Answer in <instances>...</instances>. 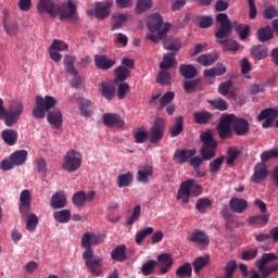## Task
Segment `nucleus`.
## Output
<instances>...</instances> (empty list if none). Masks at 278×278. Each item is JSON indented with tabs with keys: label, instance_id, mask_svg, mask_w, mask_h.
Here are the masks:
<instances>
[{
	"label": "nucleus",
	"instance_id": "dca6fc26",
	"mask_svg": "<svg viewBox=\"0 0 278 278\" xmlns=\"http://www.w3.org/2000/svg\"><path fill=\"white\" fill-rule=\"evenodd\" d=\"M232 129L237 136H247L249 134V122L232 114Z\"/></svg>",
	"mask_w": 278,
	"mask_h": 278
},
{
	"label": "nucleus",
	"instance_id": "ea45409f",
	"mask_svg": "<svg viewBox=\"0 0 278 278\" xmlns=\"http://www.w3.org/2000/svg\"><path fill=\"white\" fill-rule=\"evenodd\" d=\"M251 53L254 60H264L268 56V49L262 46H254L251 49Z\"/></svg>",
	"mask_w": 278,
	"mask_h": 278
},
{
	"label": "nucleus",
	"instance_id": "20e7f679",
	"mask_svg": "<svg viewBox=\"0 0 278 278\" xmlns=\"http://www.w3.org/2000/svg\"><path fill=\"white\" fill-rule=\"evenodd\" d=\"M58 104V99L51 97V96H37L35 98V108L33 109V116L37 121H42L45 116H47V112L49 110H52V108H55Z\"/></svg>",
	"mask_w": 278,
	"mask_h": 278
},
{
	"label": "nucleus",
	"instance_id": "b1692460",
	"mask_svg": "<svg viewBox=\"0 0 278 278\" xmlns=\"http://www.w3.org/2000/svg\"><path fill=\"white\" fill-rule=\"evenodd\" d=\"M96 66L101 71H110L114 64H116L115 60L108 58V55L96 54L94 56Z\"/></svg>",
	"mask_w": 278,
	"mask_h": 278
},
{
	"label": "nucleus",
	"instance_id": "bb28decb",
	"mask_svg": "<svg viewBox=\"0 0 278 278\" xmlns=\"http://www.w3.org/2000/svg\"><path fill=\"white\" fill-rule=\"evenodd\" d=\"M101 94L108 101L114 100V97H116V87H114V84L111 81H103L101 84Z\"/></svg>",
	"mask_w": 278,
	"mask_h": 278
},
{
	"label": "nucleus",
	"instance_id": "5701e85b",
	"mask_svg": "<svg viewBox=\"0 0 278 278\" xmlns=\"http://www.w3.org/2000/svg\"><path fill=\"white\" fill-rule=\"evenodd\" d=\"M31 207V192L25 189L20 194V212L21 214H27Z\"/></svg>",
	"mask_w": 278,
	"mask_h": 278
},
{
	"label": "nucleus",
	"instance_id": "c03bdc74",
	"mask_svg": "<svg viewBox=\"0 0 278 278\" xmlns=\"http://www.w3.org/2000/svg\"><path fill=\"white\" fill-rule=\"evenodd\" d=\"M38 215L31 213L27 216L26 219V229L27 231H29L30 233H34V231H36L37 227H38Z\"/></svg>",
	"mask_w": 278,
	"mask_h": 278
},
{
	"label": "nucleus",
	"instance_id": "2eb2a0df",
	"mask_svg": "<svg viewBox=\"0 0 278 278\" xmlns=\"http://www.w3.org/2000/svg\"><path fill=\"white\" fill-rule=\"evenodd\" d=\"M94 191H90L88 193H86V191H77L74 193L72 201L76 207H84L86 201L90 203L91 201H94Z\"/></svg>",
	"mask_w": 278,
	"mask_h": 278
},
{
	"label": "nucleus",
	"instance_id": "a211bd4d",
	"mask_svg": "<svg viewBox=\"0 0 278 278\" xmlns=\"http://www.w3.org/2000/svg\"><path fill=\"white\" fill-rule=\"evenodd\" d=\"M195 155H197V149L176 150V152L174 153V161L176 162V164H186V162H188Z\"/></svg>",
	"mask_w": 278,
	"mask_h": 278
},
{
	"label": "nucleus",
	"instance_id": "864d4df0",
	"mask_svg": "<svg viewBox=\"0 0 278 278\" xmlns=\"http://www.w3.org/2000/svg\"><path fill=\"white\" fill-rule=\"evenodd\" d=\"M53 218L54 220H56V223H61V224L68 223V220H71V211L63 210V211L55 212L53 214Z\"/></svg>",
	"mask_w": 278,
	"mask_h": 278
},
{
	"label": "nucleus",
	"instance_id": "cd10ccee",
	"mask_svg": "<svg viewBox=\"0 0 278 278\" xmlns=\"http://www.w3.org/2000/svg\"><path fill=\"white\" fill-rule=\"evenodd\" d=\"M225 73H227V67H225V65H223V64H218L215 67L205 70L204 76H206L207 79H210L211 84H213V81H214V79H216V77H220V75H225Z\"/></svg>",
	"mask_w": 278,
	"mask_h": 278
},
{
	"label": "nucleus",
	"instance_id": "e433bc0d",
	"mask_svg": "<svg viewBox=\"0 0 278 278\" xmlns=\"http://www.w3.org/2000/svg\"><path fill=\"white\" fill-rule=\"evenodd\" d=\"M175 55H176L175 52L167 53L164 55L163 61L160 64L161 71H166V68H170L175 66V64L177 63L175 61Z\"/></svg>",
	"mask_w": 278,
	"mask_h": 278
},
{
	"label": "nucleus",
	"instance_id": "e2e57ef3",
	"mask_svg": "<svg viewBox=\"0 0 278 278\" xmlns=\"http://www.w3.org/2000/svg\"><path fill=\"white\" fill-rule=\"evenodd\" d=\"M198 23L202 29H207V27L214 25V18H212V16L202 15L198 17Z\"/></svg>",
	"mask_w": 278,
	"mask_h": 278
},
{
	"label": "nucleus",
	"instance_id": "a19ab883",
	"mask_svg": "<svg viewBox=\"0 0 278 278\" xmlns=\"http://www.w3.org/2000/svg\"><path fill=\"white\" fill-rule=\"evenodd\" d=\"M257 38L260 42H268V40H271L273 29L270 28V26L260 28L257 31Z\"/></svg>",
	"mask_w": 278,
	"mask_h": 278
},
{
	"label": "nucleus",
	"instance_id": "7c9ffc66",
	"mask_svg": "<svg viewBox=\"0 0 278 278\" xmlns=\"http://www.w3.org/2000/svg\"><path fill=\"white\" fill-rule=\"evenodd\" d=\"M2 140L5 142V144H9V147H14L16 142L18 141V132L14 129H5L2 131Z\"/></svg>",
	"mask_w": 278,
	"mask_h": 278
},
{
	"label": "nucleus",
	"instance_id": "37998d69",
	"mask_svg": "<svg viewBox=\"0 0 278 278\" xmlns=\"http://www.w3.org/2000/svg\"><path fill=\"white\" fill-rule=\"evenodd\" d=\"M180 75H182L185 79H194L197 67L192 65H180Z\"/></svg>",
	"mask_w": 278,
	"mask_h": 278
},
{
	"label": "nucleus",
	"instance_id": "7ed1b4c3",
	"mask_svg": "<svg viewBox=\"0 0 278 278\" xmlns=\"http://www.w3.org/2000/svg\"><path fill=\"white\" fill-rule=\"evenodd\" d=\"M201 190V185L197 184L194 179H187L180 184L176 194V201L188 205L190 203V197H199Z\"/></svg>",
	"mask_w": 278,
	"mask_h": 278
},
{
	"label": "nucleus",
	"instance_id": "393cba45",
	"mask_svg": "<svg viewBox=\"0 0 278 278\" xmlns=\"http://www.w3.org/2000/svg\"><path fill=\"white\" fill-rule=\"evenodd\" d=\"M67 200H66V194L64 191H58L55 192L50 201V205L52 210H62L66 205Z\"/></svg>",
	"mask_w": 278,
	"mask_h": 278
},
{
	"label": "nucleus",
	"instance_id": "79ce46f5",
	"mask_svg": "<svg viewBox=\"0 0 278 278\" xmlns=\"http://www.w3.org/2000/svg\"><path fill=\"white\" fill-rule=\"evenodd\" d=\"M64 66L66 68V72L70 73V75H77V68H75V56L73 55H65L64 58Z\"/></svg>",
	"mask_w": 278,
	"mask_h": 278
},
{
	"label": "nucleus",
	"instance_id": "052dcab7",
	"mask_svg": "<svg viewBox=\"0 0 278 278\" xmlns=\"http://www.w3.org/2000/svg\"><path fill=\"white\" fill-rule=\"evenodd\" d=\"M156 84H160L161 86H168L170 84V74L166 70H162L157 77H156Z\"/></svg>",
	"mask_w": 278,
	"mask_h": 278
},
{
	"label": "nucleus",
	"instance_id": "f704fd0d",
	"mask_svg": "<svg viewBox=\"0 0 278 278\" xmlns=\"http://www.w3.org/2000/svg\"><path fill=\"white\" fill-rule=\"evenodd\" d=\"M181 131H184V116H178L176 117L174 125L169 128V134L172 138H176Z\"/></svg>",
	"mask_w": 278,
	"mask_h": 278
},
{
	"label": "nucleus",
	"instance_id": "4d7b16f0",
	"mask_svg": "<svg viewBox=\"0 0 278 278\" xmlns=\"http://www.w3.org/2000/svg\"><path fill=\"white\" fill-rule=\"evenodd\" d=\"M124 23H127V15L123 13L113 14V25L112 29H118Z\"/></svg>",
	"mask_w": 278,
	"mask_h": 278
},
{
	"label": "nucleus",
	"instance_id": "4be33fe9",
	"mask_svg": "<svg viewBox=\"0 0 278 278\" xmlns=\"http://www.w3.org/2000/svg\"><path fill=\"white\" fill-rule=\"evenodd\" d=\"M153 177V166L150 164L140 165L137 172V181L149 184V178Z\"/></svg>",
	"mask_w": 278,
	"mask_h": 278
},
{
	"label": "nucleus",
	"instance_id": "c9c22d12",
	"mask_svg": "<svg viewBox=\"0 0 278 278\" xmlns=\"http://www.w3.org/2000/svg\"><path fill=\"white\" fill-rule=\"evenodd\" d=\"M207 264H210V257L207 256L197 257L192 263L195 275H199V273H201V270H203V268H205Z\"/></svg>",
	"mask_w": 278,
	"mask_h": 278
},
{
	"label": "nucleus",
	"instance_id": "58836bf2",
	"mask_svg": "<svg viewBox=\"0 0 278 278\" xmlns=\"http://www.w3.org/2000/svg\"><path fill=\"white\" fill-rule=\"evenodd\" d=\"M211 118H212V113H210V112H194L193 113L194 123H197L198 125H205L206 123H210Z\"/></svg>",
	"mask_w": 278,
	"mask_h": 278
},
{
	"label": "nucleus",
	"instance_id": "bf43d9fd",
	"mask_svg": "<svg viewBox=\"0 0 278 278\" xmlns=\"http://www.w3.org/2000/svg\"><path fill=\"white\" fill-rule=\"evenodd\" d=\"M90 108H92V101L83 100L80 102V114H81V116H85V117L92 116V110H90Z\"/></svg>",
	"mask_w": 278,
	"mask_h": 278
},
{
	"label": "nucleus",
	"instance_id": "423d86ee",
	"mask_svg": "<svg viewBox=\"0 0 278 278\" xmlns=\"http://www.w3.org/2000/svg\"><path fill=\"white\" fill-rule=\"evenodd\" d=\"M103 242L101 236L94 232H85L80 239V247L85 249L83 252V260H88V257H93L94 250L92 247H97Z\"/></svg>",
	"mask_w": 278,
	"mask_h": 278
},
{
	"label": "nucleus",
	"instance_id": "f3484780",
	"mask_svg": "<svg viewBox=\"0 0 278 278\" xmlns=\"http://www.w3.org/2000/svg\"><path fill=\"white\" fill-rule=\"evenodd\" d=\"M266 177H268V167L266 166V163H257L254 166V173L251 177L252 184H262Z\"/></svg>",
	"mask_w": 278,
	"mask_h": 278
},
{
	"label": "nucleus",
	"instance_id": "680f3d73",
	"mask_svg": "<svg viewBox=\"0 0 278 278\" xmlns=\"http://www.w3.org/2000/svg\"><path fill=\"white\" fill-rule=\"evenodd\" d=\"M35 169L40 175H47V160L43 157H38L35 160Z\"/></svg>",
	"mask_w": 278,
	"mask_h": 278
},
{
	"label": "nucleus",
	"instance_id": "9b49d317",
	"mask_svg": "<svg viewBox=\"0 0 278 278\" xmlns=\"http://www.w3.org/2000/svg\"><path fill=\"white\" fill-rule=\"evenodd\" d=\"M59 14L61 21H77V7L74 0H67V2L59 7Z\"/></svg>",
	"mask_w": 278,
	"mask_h": 278
},
{
	"label": "nucleus",
	"instance_id": "473e14b6",
	"mask_svg": "<svg viewBox=\"0 0 278 278\" xmlns=\"http://www.w3.org/2000/svg\"><path fill=\"white\" fill-rule=\"evenodd\" d=\"M134 184V173L128 172L126 174H121L117 177V186L119 188H127Z\"/></svg>",
	"mask_w": 278,
	"mask_h": 278
},
{
	"label": "nucleus",
	"instance_id": "c756f323",
	"mask_svg": "<svg viewBox=\"0 0 278 278\" xmlns=\"http://www.w3.org/2000/svg\"><path fill=\"white\" fill-rule=\"evenodd\" d=\"M111 258L115 262H125L127 260V247L119 244L111 252Z\"/></svg>",
	"mask_w": 278,
	"mask_h": 278
},
{
	"label": "nucleus",
	"instance_id": "de8ad7c7",
	"mask_svg": "<svg viewBox=\"0 0 278 278\" xmlns=\"http://www.w3.org/2000/svg\"><path fill=\"white\" fill-rule=\"evenodd\" d=\"M184 90L189 93L197 92V90H201V79L185 81Z\"/></svg>",
	"mask_w": 278,
	"mask_h": 278
},
{
	"label": "nucleus",
	"instance_id": "603ef678",
	"mask_svg": "<svg viewBox=\"0 0 278 278\" xmlns=\"http://www.w3.org/2000/svg\"><path fill=\"white\" fill-rule=\"evenodd\" d=\"M151 8H153V0H138L136 5V13L142 14V12L151 10Z\"/></svg>",
	"mask_w": 278,
	"mask_h": 278
},
{
	"label": "nucleus",
	"instance_id": "0eeeda50",
	"mask_svg": "<svg viewBox=\"0 0 278 278\" xmlns=\"http://www.w3.org/2000/svg\"><path fill=\"white\" fill-rule=\"evenodd\" d=\"M216 22L219 25L218 30L215 33V36L218 40V42L223 43L225 42L226 38H229V34H231L232 25L231 21H229V17L225 13H218L216 15Z\"/></svg>",
	"mask_w": 278,
	"mask_h": 278
},
{
	"label": "nucleus",
	"instance_id": "c85d7f7f",
	"mask_svg": "<svg viewBox=\"0 0 278 278\" xmlns=\"http://www.w3.org/2000/svg\"><path fill=\"white\" fill-rule=\"evenodd\" d=\"M103 123L106 127H123L125 122L121 119V116L117 114L106 113L103 115Z\"/></svg>",
	"mask_w": 278,
	"mask_h": 278
},
{
	"label": "nucleus",
	"instance_id": "338daca9",
	"mask_svg": "<svg viewBox=\"0 0 278 278\" xmlns=\"http://www.w3.org/2000/svg\"><path fill=\"white\" fill-rule=\"evenodd\" d=\"M131 90V87H129V84L127 83H122L118 85L117 88V97L118 99H125L127 92H129Z\"/></svg>",
	"mask_w": 278,
	"mask_h": 278
},
{
	"label": "nucleus",
	"instance_id": "8fccbe9b",
	"mask_svg": "<svg viewBox=\"0 0 278 278\" xmlns=\"http://www.w3.org/2000/svg\"><path fill=\"white\" fill-rule=\"evenodd\" d=\"M134 138L138 144H142L149 140V131L144 128H138L134 132Z\"/></svg>",
	"mask_w": 278,
	"mask_h": 278
},
{
	"label": "nucleus",
	"instance_id": "13d9d810",
	"mask_svg": "<svg viewBox=\"0 0 278 278\" xmlns=\"http://www.w3.org/2000/svg\"><path fill=\"white\" fill-rule=\"evenodd\" d=\"M233 29L240 36L241 40H247V38H249V26L235 23Z\"/></svg>",
	"mask_w": 278,
	"mask_h": 278
},
{
	"label": "nucleus",
	"instance_id": "09e8293b",
	"mask_svg": "<svg viewBox=\"0 0 278 278\" xmlns=\"http://www.w3.org/2000/svg\"><path fill=\"white\" fill-rule=\"evenodd\" d=\"M153 231H155V229H153V227H146L142 228L141 230L137 231L135 240L138 244H142V241L144 240V238H147V236H152Z\"/></svg>",
	"mask_w": 278,
	"mask_h": 278
},
{
	"label": "nucleus",
	"instance_id": "3c124183",
	"mask_svg": "<svg viewBox=\"0 0 278 278\" xmlns=\"http://www.w3.org/2000/svg\"><path fill=\"white\" fill-rule=\"evenodd\" d=\"M116 80L126 81V79L131 75V71L123 65L115 70Z\"/></svg>",
	"mask_w": 278,
	"mask_h": 278
},
{
	"label": "nucleus",
	"instance_id": "5fc2aeb1",
	"mask_svg": "<svg viewBox=\"0 0 278 278\" xmlns=\"http://www.w3.org/2000/svg\"><path fill=\"white\" fill-rule=\"evenodd\" d=\"M177 277H191L192 276V265L190 263H185L184 265L179 266L176 270Z\"/></svg>",
	"mask_w": 278,
	"mask_h": 278
},
{
	"label": "nucleus",
	"instance_id": "774afa93",
	"mask_svg": "<svg viewBox=\"0 0 278 278\" xmlns=\"http://www.w3.org/2000/svg\"><path fill=\"white\" fill-rule=\"evenodd\" d=\"M174 99H175V92L173 91L166 92L160 100L161 110H163V108H166L168 103H170Z\"/></svg>",
	"mask_w": 278,
	"mask_h": 278
},
{
	"label": "nucleus",
	"instance_id": "f257e3e1",
	"mask_svg": "<svg viewBox=\"0 0 278 278\" xmlns=\"http://www.w3.org/2000/svg\"><path fill=\"white\" fill-rule=\"evenodd\" d=\"M200 140L203 142V147L201 149V155L200 156H194L190 159V166L192 168H199L201 164H203V160H212L216 155V147H218V142L214 140V137H212V131H204L200 135Z\"/></svg>",
	"mask_w": 278,
	"mask_h": 278
},
{
	"label": "nucleus",
	"instance_id": "6e6d98bb",
	"mask_svg": "<svg viewBox=\"0 0 278 278\" xmlns=\"http://www.w3.org/2000/svg\"><path fill=\"white\" fill-rule=\"evenodd\" d=\"M4 29L9 36H16L18 34V23L16 21H4Z\"/></svg>",
	"mask_w": 278,
	"mask_h": 278
},
{
	"label": "nucleus",
	"instance_id": "72a5a7b5",
	"mask_svg": "<svg viewBox=\"0 0 278 278\" xmlns=\"http://www.w3.org/2000/svg\"><path fill=\"white\" fill-rule=\"evenodd\" d=\"M218 60V54L210 53V54H202L197 59V62L202 66H212L214 62Z\"/></svg>",
	"mask_w": 278,
	"mask_h": 278
},
{
	"label": "nucleus",
	"instance_id": "ddd939ff",
	"mask_svg": "<svg viewBox=\"0 0 278 278\" xmlns=\"http://www.w3.org/2000/svg\"><path fill=\"white\" fill-rule=\"evenodd\" d=\"M231 125H233V114L222 116L217 126L219 138L225 140L231 136Z\"/></svg>",
	"mask_w": 278,
	"mask_h": 278
},
{
	"label": "nucleus",
	"instance_id": "a18cd8bd",
	"mask_svg": "<svg viewBox=\"0 0 278 278\" xmlns=\"http://www.w3.org/2000/svg\"><path fill=\"white\" fill-rule=\"evenodd\" d=\"M155 266H157V261L155 260L148 261L141 266L142 275H144V277H149V275H153V273L155 271Z\"/></svg>",
	"mask_w": 278,
	"mask_h": 278
},
{
	"label": "nucleus",
	"instance_id": "1a4fd4ad",
	"mask_svg": "<svg viewBox=\"0 0 278 278\" xmlns=\"http://www.w3.org/2000/svg\"><path fill=\"white\" fill-rule=\"evenodd\" d=\"M83 260L85 261L88 273H90L92 277H101L102 273L105 270L103 268V257L93 255Z\"/></svg>",
	"mask_w": 278,
	"mask_h": 278
},
{
	"label": "nucleus",
	"instance_id": "aec40b11",
	"mask_svg": "<svg viewBox=\"0 0 278 278\" xmlns=\"http://www.w3.org/2000/svg\"><path fill=\"white\" fill-rule=\"evenodd\" d=\"M189 242H194L200 249H205L210 244V237L204 231L194 230L189 237Z\"/></svg>",
	"mask_w": 278,
	"mask_h": 278
},
{
	"label": "nucleus",
	"instance_id": "2f4dec72",
	"mask_svg": "<svg viewBox=\"0 0 278 278\" xmlns=\"http://www.w3.org/2000/svg\"><path fill=\"white\" fill-rule=\"evenodd\" d=\"M27 150H17L10 155V160L15 166H23L27 162Z\"/></svg>",
	"mask_w": 278,
	"mask_h": 278
},
{
	"label": "nucleus",
	"instance_id": "6ab92c4d",
	"mask_svg": "<svg viewBox=\"0 0 278 278\" xmlns=\"http://www.w3.org/2000/svg\"><path fill=\"white\" fill-rule=\"evenodd\" d=\"M150 136V142L155 144V142H160L164 138V124L160 121H156L153 127L148 132Z\"/></svg>",
	"mask_w": 278,
	"mask_h": 278
},
{
	"label": "nucleus",
	"instance_id": "0e129e2a",
	"mask_svg": "<svg viewBox=\"0 0 278 278\" xmlns=\"http://www.w3.org/2000/svg\"><path fill=\"white\" fill-rule=\"evenodd\" d=\"M236 268H238V264L236 261H229L225 266V276L226 278H233V273H236Z\"/></svg>",
	"mask_w": 278,
	"mask_h": 278
},
{
	"label": "nucleus",
	"instance_id": "39448f33",
	"mask_svg": "<svg viewBox=\"0 0 278 278\" xmlns=\"http://www.w3.org/2000/svg\"><path fill=\"white\" fill-rule=\"evenodd\" d=\"M81 162H84V154L78 150H68L61 162V168L66 173H77L81 168Z\"/></svg>",
	"mask_w": 278,
	"mask_h": 278
},
{
	"label": "nucleus",
	"instance_id": "49530a36",
	"mask_svg": "<svg viewBox=\"0 0 278 278\" xmlns=\"http://www.w3.org/2000/svg\"><path fill=\"white\" fill-rule=\"evenodd\" d=\"M208 207H212V200L207 198H202L197 201L195 210L200 212V214H205L207 212Z\"/></svg>",
	"mask_w": 278,
	"mask_h": 278
},
{
	"label": "nucleus",
	"instance_id": "6e6552de",
	"mask_svg": "<svg viewBox=\"0 0 278 278\" xmlns=\"http://www.w3.org/2000/svg\"><path fill=\"white\" fill-rule=\"evenodd\" d=\"M21 114H23V103L18 101L10 102L5 117L7 127H12V125H16V123H18V118H21Z\"/></svg>",
	"mask_w": 278,
	"mask_h": 278
},
{
	"label": "nucleus",
	"instance_id": "412c9836",
	"mask_svg": "<svg viewBox=\"0 0 278 278\" xmlns=\"http://www.w3.org/2000/svg\"><path fill=\"white\" fill-rule=\"evenodd\" d=\"M229 207L235 214H243L247 212V207H249V202L242 198H231Z\"/></svg>",
	"mask_w": 278,
	"mask_h": 278
},
{
	"label": "nucleus",
	"instance_id": "9d476101",
	"mask_svg": "<svg viewBox=\"0 0 278 278\" xmlns=\"http://www.w3.org/2000/svg\"><path fill=\"white\" fill-rule=\"evenodd\" d=\"M37 12L39 14H49L51 18H55L60 14V5L53 0H39L37 3Z\"/></svg>",
	"mask_w": 278,
	"mask_h": 278
},
{
	"label": "nucleus",
	"instance_id": "f8f14e48",
	"mask_svg": "<svg viewBox=\"0 0 278 278\" xmlns=\"http://www.w3.org/2000/svg\"><path fill=\"white\" fill-rule=\"evenodd\" d=\"M110 8H112V2H97L93 10H87L88 16H96L98 21H103L110 16Z\"/></svg>",
	"mask_w": 278,
	"mask_h": 278
},
{
	"label": "nucleus",
	"instance_id": "69168bd1",
	"mask_svg": "<svg viewBox=\"0 0 278 278\" xmlns=\"http://www.w3.org/2000/svg\"><path fill=\"white\" fill-rule=\"evenodd\" d=\"M238 148H229L227 152L226 163L231 166L238 160Z\"/></svg>",
	"mask_w": 278,
	"mask_h": 278
},
{
	"label": "nucleus",
	"instance_id": "4c0bfd02",
	"mask_svg": "<svg viewBox=\"0 0 278 278\" xmlns=\"http://www.w3.org/2000/svg\"><path fill=\"white\" fill-rule=\"evenodd\" d=\"M268 220H270V216L268 215H256L249 218V224L256 225L257 227H266Z\"/></svg>",
	"mask_w": 278,
	"mask_h": 278
},
{
	"label": "nucleus",
	"instance_id": "4468645a",
	"mask_svg": "<svg viewBox=\"0 0 278 278\" xmlns=\"http://www.w3.org/2000/svg\"><path fill=\"white\" fill-rule=\"evenodd\" d=\"M278 117V111L275 109H265L263 110L258 116H257V121L262 122L265 121L263 123V127L264 129H268V127H273V123L275 122V119Z\"/></svg>",
	"mask_w": 278,
	"mask_h": 278
},
{
	"label": "nucleus",
	"instance_id": "f03ea898",
	"mask_svg": "<svg viewBox=\"0 0 278 278\" xmlns=\"http://www.w3.org/2000/svg\"><path fill=\"white\" fill-rule=\"evenodd\" d=\"M148 29L150 34L147 35L148 40L152 42H160L166 38L168 29H170V24L162 21V15L160 13H153L148 17Z\"/></svg>",
	"mask_w": 278,
	"mask_h": 278
},
{
	"label": "nucleus",
	"instance_id": "a878e982",
	"mask_svg": "<svg viewBox=\"0 0 278 278\" xmlns=\"http://www.w3.org/2000/svg\"><path fill=\"white\" fill-rule=\"evenodd\" d=\"M47 121L50 125H53L55 129H60V127H62V123H64V119L62 118V111H50L47 115Z\"/></svg>",
	"mask_w": 278,
	"mask_h": 278
}]
</instances>
